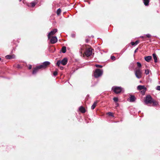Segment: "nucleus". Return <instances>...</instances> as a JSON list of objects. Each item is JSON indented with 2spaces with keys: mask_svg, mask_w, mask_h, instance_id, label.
Segmentation results:
<instances>
[{
  "mask_svg": "<svg viewBox=\"0 0 160 160\" xmlns=\"http://www.w3.org/2000/svg\"><path fill=\"white\" fill-rule=\"evenodd\" d=\"M103 73V71L102 70L97 69L94 72L93 75L96 78H98L101 76Z\"/></svg>",
  "mask_w": 160,
  "mask_h": 160,
  "instance_id": "1",
  "label": "nucleus"
},
{
  "mask_svg": "<svg viewBox=\"0 0 160 160\" xmlns=\"http://www.w3.org/2000/svg\"><path fill=\"white\" fill-rule=\"evenodd\" d=\"M92 50L93 49L91 48L86 49V51L83 53V56L84 57L85 55L88 57L90 56L92 53Z\"/></svg>",
  "mask_w": 160,
  "mask_h": 160,
  "instance_id": "2",
  "label": "nucleus"
},
{
  "mask_svg": "<svg viewBox=\"0 0 160 160\" xmlns=\"http://www.w3.org/2000/svg\"><path fill=\"white\" fill-rule=\"evenodd\" d=\"M153 99L150 95H148L146 97L145 102L147 104L149 103L151 104Z\"/></svg>",
  "mask_w": 160,
  "mask_h": 160,
  "instance_id": "3",
  "label": "nucleus"
},
{
  "mask_svg": "<svg viewBox=\"0 0 160 160\" xmlns=\"http://www.w3.org/2000/svg\"><path fill=\"white\" fill-rule=\"evenodd\" d=\"M113 92L116 94H118L121 92L122 88L121 87H115L112 88Z\"/></svg>",
  "mask_w": 160,
  "mask_h": 160,
  "instance_id": "4",
  "label": "nucleus"
},
{
  "mask_svg": "<svg viewBox=\"0 0 160 160\" xmlns=\"http://www.w3.org/2000/svg\"><path fill=\"white\" fill-rule=\"evenodd\" d=\"M50 64V62L46 61L43 62L41 65H39V68L41 69H45Z\"/></svg>",
  "mask_w": 160,
  "mask_h": 160,
  "instance_id": "5",
  "label": "nucleus"
},
{
  "mask_svg": "<svg viewBox=\"0 0 160 160\" xmlns=\"http://www.w3.org/2000/svg\"><path fill=\"white\" fill-rule=\"evenodd\" d=\"M142 74V71L139 69H137L135 71V75L138 78H141Z\"/></svg>",
  "mask_w": 160,
  "mask_h": 160,
  "instance_id": "6",
  "label": "nucleus"
},
{
  "mask_svg": "<svg viewBox=\"0 0 160 160\" xmlns=\"http://www.w3.org/2000/svg\"><path fill=\"white\" fill-rule=\"evenodd\" d=\"M57 29L56 28L54 29L51 31L48 35V39H50L52 36L54 35L57 32Z\"/></svg>",
  "mask_w": 160,
  "mask_h": 160,
  "instance_id": "7",
  "label": "nucleus"
},
{
  "mask_svg": "<svg viewBox=\"0 0 160 160\" xmlns=\"http://www.w3.org/2000/svg\"><path fill=\"white\" fill-rule=\"evenodd\" d=\"M50 43L52 44L56 43L58 41V39L56 36H52L51 37Z\"/></svg>",
  "mask_w": 160,
  "mask_h": 160,
  "instance_id": "8",
  "label": "nucleus"
},
{
  "mask_svg": "<svg viewBox=\"0 0 160 160\" xmlns=\"http://www.w3.org/2000/svg\"><path fill=\"white\" fill-rule=\"evenodd\" d=\"M137 89L139 90H142V91H143L144 93L147 90L146 88L144 86L142 85H139L138 86Z\"/></svg>",
  "mask_w": 160,
  "mask_h": 160,
  "instance_id": "9",
  "label": "nucleus"
},
{
  "mask_svg": "<svg viewBox=\"0 0 160 160\" xmlns=\"http://www.w3.org/2000/svg\"><path fill=\"white\" fill-rule=\"evenodd\" d=\"M41 68H39V65L37 66L35 68H34L33 69L32 73L33 74H36L38 72L39 69H41Z\"/></svg>",
  "mask_w": 160,
  "mask_h": 160,
  "instance_id": "10",
  "label": "nucleus"
},
{
  "mask_svg": "<svg viewBox=\"0 0 160 160\" xmlns=\"http://www.w3.org/2000/svg\"><path fill=\"white\" fill-rule=\"evenodd\" d=\"M86 45H84L82 46L81 47V48H80V54H81V55H83V53H82V51L84 50L85 49H86Z\"/></svg>",
  "mask_w": 160,
  "mask_h": 160,
  "instance_id": "11",
  "label": "nucleus"
},
{
  "mask_svg": "<svg viewBox=\"0 0 160 160\" xmlns=\"http://www.w3.org/2000/svg\"><path fill=\"white\" fill-rule=\"evenodd\" d=\"M61 64L63 65H66L68 62V59L67 58H63L61 61Z\"/></svg>",
  "mask_w": 160,
  "mask_h": 160,
  "instance_id": "12",
  "label": "nucleus"
},
{
  "mask_svg": "<svg viewBox=\"0 0 160 160\" xmlns=\"http://www.w3.org/2000/svg\"><path fill=\"white\" fill-rule=\"evenodd\" d=\"M130 98V102H133L135 101L136 98H135V96L132 95H130V96L129 97Z\"/></svg>",
  "mask_w": 160,
  "mask_h": 160,
  "instance_id": "13",
  "label": "nucleus"
},
{
  "mask_svg": "<svg viewBox=\"0 0 160 160\" xmlns=\"http://www.w3.org/2000/svg\"><path fill=\"white\" fill-rule=\"evenodd\" d=\"M152 59V57L151 56H148L144 57V59L146 61L148 62H149Z\"/></svg>",
  "mask_w": 160,
  "mask_h": 160,
  "instance_id": "14",
  "label": "nucleus"
},
{
  "mask_svg": "<svg viewBox=\"0 0 160 160\" xmlns=\"http://www.w3.org/2000/svg\"><path fill=\"white\" fill-rule=\"evenodd\" d=\"M79 111L82 113H84L86 112V110L85 108L82 107L81 106L79 108Z\"/></svg>",
  "mask_w": 160,
  "mask_h": 160,
  "instance_id": "15",
  "label": "nucleus"
},
{
  "mask_svg": "<svg viewBox=\"0 0 160 160\" xmlns=\"http://www.w3.org/2000/svg\"><path fill=\"white\" fill-rule=\"evenodd\" d=\"M98 101H96L94 102V103H93V105L91 106V109L92 110L94 109L95 108L96 106L97 105V104L98 103Z\"/></svg>",
  "mask_w": 160,
  "mask_h": 160,
  "instance_id": "16",
  "label": "nucleus"
},
{
  "mask_svg": "<svg viewBox=\"0 0 160 160\" xmlns=\"http://www.w3.org/2000/svg\"><path fill=\"white\" fill-rule=\"evenodd\" d=\"M15 56L14 55H7L5 56V58L7 59H11L14 58Z\"/></svg>",
  "mask_w": 160,
  "mask_h": 160,
  "instance_id": "17",
  "label": "nucleus"
},
{
  "mask_svg": "<svg viewBox=\"0 0 160 160\" xmlns=\"http://www.w3.org/2000/svg\"><path fill=\"white\" fill-rule=\"evenodd\" d=\"M152 56L154 62H158V59L156 54L155 53H153L152 54Z\"/></svg>",
  "mask_w": 160,
  "mask_h": 160,
  "instance_id": "18",
  "label": "nucleus"
},
{
  "mask_svg": "<svg viewBox=\"0 0 160 160\" xmlns=\"http://www.w3.org/2000/svg\"><path fill=\"white\" fill-rule=\"evenodd\" d=\"M152 106H156L158 104V102L154 99H153L152 101Z\"/></svg>",
  "mask_w": 160,
  "mask_h": 160,
  "instance_id": "19",
  "label": "nucleus"
},
{
  "mask_svg": "<svg viewBox=\"0 0 160 160\" xmlns=\"http://www.w3.org/2000/svg\"><path fill=\"white\" fill-rule=\"evenodd\" d=\"M139 42V40H137L135 41V42H131V44L132 46H134L135 45H136Z\"/></svg>",
  "mask_w": 160,
  "mask_h": 160,
  "instance_id": "20",
  "label": "nucleus"
},
{
  "mask_svg": "<svg viewBox=\"0 0 160 160\" xmlns=\"http://www.w3.org/2000/svg\"><path fill=\"white\" fill-rule=\"evenodd\" d=\"M61 51L62 53H65L66 51V48L65 46H63L61 49Z\"/></svg>",
  "mask_w": 160,
  "mask_h": 160,
  "instance_id": "21",
  "label": "nucleus"
},
{
  "mask_svg": "<svg viewBox=\"0 0 160 160\" xmlns=\"http://www.w3.org/2000/svg\"><path fill=\"white\" fill-rule=\"evenodd\" d=\"M143 2L145 6H148L149 3V0H143Z\"/></svg>",
  "mask_w": 160,
  "mask_h": 160,
  "instance_id": "22",
  "label": "nucleus"
},
{
  "mask_svg": "<svg viewBox=\"0 0 160 160\" xmlns=\"http://www.w3.org/2000/svg\"><path fill=\"white\" fill-rule=\"evenodd\" d=\"M61 12V10L60 8L58 9L57 11V14L58 15H59Z\"/></svg>",
  "mask_w": 160,
  "mask_h": 160,
  "instance_id": "23",
  "label": "nucleus"
},
{
  "mask_svg": "<svg viewBox=\"0 0 160 160\" xmlns=\"http://www.w3.org/2000/svg\"><path fill=\"white\" fill-rule=\"evenodd\" d=\"M137 66L139 68V69L140 68H141L142 65L139 62H137Z\"/></svg>",
  "mask_w": 160,
  "mask_h": 160,
  "instance_id": "24",
  "label": "nucleus"
},
{
  "mask_svg": "<svg viewBox=\"0 0 160 160\" xmlns=\"http://www.w3.org/2000/svg\"><path fill=\"white\" fill-rule=\"evenodd\" d=\"M30 4L31 5L32 7H34L36 4V3L35 2H32L30 3Z\"/></svg>",
  "mask_w": 160,
  "mask_h": 160,
  "instance_id": "25",
  "label": "nucleus"
},
{
  "mask_svg": "<svg viewBox=\"0 0 160 160\" xmlns=\"http://www.w3.org/2000/svg\"><path fill=\"white\" fill-rule=\"evenodd\" d=\"M90 40V38L89 37H87V38L86 39L85 41L86 42L88 43Z\"/></svg>",
  "mask_w": 160,
  "mask_h": 160,
  "instance_id": "26",
  "label": "nucleus"
},
{
  "mask_svg": "<svg viewBox=\"0 0 160 160\" xmlns=\"http://www.w3.org/2000/svg\"><path fill=\"white\" fill-rule=\"evenodd\" d=\"M113 100L115 102H117L118 101V98L117 97H114L113 98Z\"/></svg>",
  "mask_w": 160,
  "mask_h": 160,
  "instance_id": "27",
  "label": "nucleus"
},
{
  "mask_svg": "<svg viewBox=\"0 0 160 160\" xmlns=\"http://www.w3.org/2000/svg\"><path fill=\"white\" fill-rule=\"evenodd\" d=\"M108 114L109 116H111L112 117L113 116V113L112 112H108Z\"/></svg>",
  "mask_w": 160,
  "mask_h": 160,
  "instance_id": "28",
  "label": "nucleus"
},
{
  "mask_svg": "<svg viewBox=\"0 0 160 160\" xmlns=\"http://www.w3.org/2000/svg\"><path fill=\"white\" fill-rule=\"evenodd\" d=\"M61 63V61H58L57 62V65L58 67H59V65Z\"/></svg>",
  "mask_w": 160,
  "mask_h": 160,
  "instance_id": "29",
  "label": "nucleus"
},
{
  "mask_svg": "<svg viewBox=\"0 0 160 160\" xmlns=\"http://www.w3.org/2000/svg\"><path fill=\"white\" fill-rule=\"evenodd\" d=\"M151 36L149 34H147L145 36L146 38H151Z\"/></svg>",
  "mask_w": 160,
  "mask_h": 160,
  "instance_id": "30",
  "label": "nucleus"
},
{
  "mask_svg": "<svg viewBox=\"0 0 160 160\" xmlns=\"http://www.w3.org/2000/svg\"><path fill=\"white\" fill-rule=\"evenodd\" d=\"M58 74V72L56 71H55L53 72V75L54 76H56Z\"/></svg>",
  "mask_w": 160,
  "mask_h": 160,
  "instance_id": "31",
  "label": "nucleus"
},
{
  "mask_svg": "<svg viewBox=\"0 0 160 160\" xmlns=\"http://www.w3.org/2000/svg\"><path fill=\"white\" fill-rule=\"evenodd\" d=\"M96 67L97 68H102V66L101 65L96 64L95 65Z\"/></svg>",
  "mask_w": 160,
  "mask_h": 160,
  "instance_id": "32",
  "label": "nucleus"
},
{
  "mask_svg": "<svg viewBox=\"0 0 160 160\" xmlns=\"http://www.w3.org/2000/svg\"><path fill=\"white\" fill-rule=\"evenodd\" d=\"M145 73L147 75L149 73V71L148 69L146 70L145 71Z\"/></svg>",
  "mask_w": 160,
  "mask_h": 160,
  "instance_id": "33",
  "label": "nucleus"
},
{
  "mask_svg": "<svg viewBox=\"0 0 160 160\" xmlns=\"http://www.w3.org/2000/svg\"><path fill=\"white\" fill-rule=\"evenodd\" d=\"M115 58H116L114 56H111V59L112 60H115Z\"/></svg>",
  "mask_w": 160,
  "mask_h": 160,
  "instance_id": "34",
  "label": "nucleus"
},
{
  "mask_svg": "<svg viewBox=\"0 0 160 160\" xmlns=\"http://www.w3.org/2000/svg\"><path fill=\"white\" fill-rule=\"evenodd\" d=\"M156 89L160 91V86H158L156 87Z\"/></svg>",
  "mask_w": 160,
  "mask_h": 160,
  "instance_id": "35",
  "label": "nucleus"
},
{
  "mask_svg": "<svg viewBox=\"0 0 160 160\" xmlns=\"http://www.w3.org/2000/svg\"><path fill=\"white\" fill-rule=\"evenodd\" d=\"M32 66L31 65H29L28 66V68L29 69H31L32 68Z\"/></svg>",
  "mask_w": 160,
  "mask_h": 160,
  "instance_id": "36",
  "label": "nucleus"
},
{
  "mask_svg": "<svg viewBox=\"0 0 160 160\" xmlns=\"http://www.w3.org/2000/svg\"><path fill=\"white\" fill-rule=\"evenodd\" d=\"M140 38H146V37H145V36H141L140 37Z\"/></svg>",
  "mask_w": 160,
  "mask_h": 160,
  "instance_id": "37",
  "label": "nucleus"
},
{
  "mask_svg": "<svg viewBox=\"0 0 160 160\" xmlns=\"http://www.w3.org/2000/svg\"><path fill=\"white\" fill-rule=\"evenodd\" d=\"M138 48H137L135 51L134 52H137V50H138Z\"/></svg>",
  "mask_w": 160,
  "mask_h": 160,
  "instance_id": "38",
  "label": "nucleus"
},
{
  "mask_svg": "<svg viewBox=\"0 0 160 160\" xmlns=\"http://www.w3.org/2000/svg\"><path fill=\"white\" fill-rule=\"evenodd\" d=\"M60 68L61 70H62L63 68V67H60Z\"/></svg>",
  "mask_w": 160,
  "mask_h": 160,
  "instance_id": "39",
  "label": "nucleus"
},
{
  "mask_svg": "<svg viewBox=\"0 0 160 160\" xmlns=\"http://www.w3.org/2000/svg\"><path fill=\"white\" fill-rule=\"evenodd\" d=\"M141 92H142V93H144L143 92V91H142H142H141Z\"/></svg>",
  "mask_w": 160,
  "mask_h": 160,
  "instance_id": "40",
  "label": "nucleus"
},
{
  "mask_svg": "<svg viewBox=\"0 0 160 160\" xmlns=\"http://www.w3.org/2000/svg\"><path fill=\"white\" fill-rule=\"evenodd\" d=\"M27 5H28V6H29V5H28V4H27Z\"/></svg>",
  "mask_w": 160,
  "mask_h": 160,
  "instance_id": "41",
  "label": "nucleus"
},
{
  "mask_svg": "<svg viewBox=\"0 0 160 160\" xmlns=\"http://www.w3.org/2000/svg\"><path fill=\"white\" fill-rule=\"evenodd\" d=\"M22 0H19V1H21Z\"/></svg>",
  "mask_w": 160,
  "mask_h": 160,
  "instance_id": "42",
  "label": "nucleus"
},
{
  "mask_svg": "<svg viewBox=\"0 0 160 160\" xmlns=\"http://www.w3.org/2000/svg\"><path fill=\"white\" fill-rule=\"evenodd\" d=\"M1 58H0V61H1Z\"/></svg>",
  "mask_w": 160,
  "mask_h": 160,
  "instance_id": "43",
  "label": "nucleus"
}]
</instances>
